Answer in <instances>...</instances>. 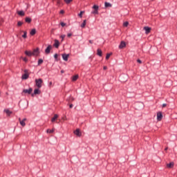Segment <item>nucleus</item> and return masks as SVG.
Here are the masks:
<instances>
[{
    "instance_id": "f257e3e1",
    "label": "nucleus",
    "mask_w": 177,
    "mask_h": 177,
    "mask_svg": "<svg viewBox=\"0 0 177 177\" xmlns=\"http://www.w3.org/2000/svg\"><path fill=\"white\" fill-rule=\"evenodd\" d=\"M42 82H44V81L42 80V79L39 78V79H36L35 80V85L37 87L39 88H42Z\"/></svg>"
},
{
    "instance_id": "f03ea898",
    "label": "nucleus",
    "mask_w": 177,
    "mask_h": 177,
    "mask_svg": "<svg viewBox=\"0 0 177 177\" xmlns=\"http://www.w3.org/2000/svg\"><path fill=\"white\" fill-rule=\"evenodd\" d=\"M92 9H94V10L91 12L92 15H99V6L94 5Z\"/></svg>"
},
{
    "instance_id": "7ed1b4c3",
    "label": "nucleus",
    "mask_w": 177,
    "mask_h": 177,
    "mask_svg": "<svg viewBox=\"0 0 177 177\" xmlns=\"http://www.w3.org/2000/svg\"><path fill=\"white\" fill-rule=\"evenodd\" d=\"M73 133H75L76 135V136H78L79 138H81V136H82V133H81V131H80V129H77Z\"/></svg>"
},
{
    "instance_id": "20e7f679",
    "label": "nucleus",
    "mask_w": 177,
    "mask_h": 177,
    "mask_svg": "<svg viewBox=\"0 0 177 177\" xmlns=\"http://www.w3.org/2000/svg\"><path fill=\"white\" fill-rule=\"evenodd\" d=\"M53 46L56 48V49L59 48V46H60V42L57 39H55V43L53 44Z\"/></svg>"
},
{
    "instance_id": "39448f33",
    "label": "nucleus",
    "mask_w": 177,
    "mask_h": 177,
    "mask_svg": "<svg viewBox=\"0 0 177 177\" xmlns=\"http://www.w3.org/2000/svg\"><path fill=\"white\" fill-rule=\"evenodd\" d=\"M161 120H162V113L159 111L157 113V121H161Z\"/></svg>"
},
{
    "instance_id": "423d86ee",
    "label": "nucleus",
    "mask_w": 177,
    "mask_h": 177,
    "mask_svg": "<svg viewBox=\"0 0 177 177\" xmlns=\"http://www.w3.org/2000/svg\"><path fill=\"white\" fill-rule=\"evenodd\" d=\"M52 49V46L51 45H48L47 46V48L45 50V53H46V55H49V53H50V50Z\"/></svg>"
},
{
    "instance_id": "0eeeda50",
    "label": "nucleus",
    "mask_w": 177,
    "mask_h": 177,
    "mask_svg": "<svg viewBox=\"0 0 177 177\" xmlns=\"http://www.w3.org/2000/svg\"><path fill=\"white\" fill-rule=\"evenodd\" d=\"M70 57L69 54H62V59L64 62H67L68 60V57Z\"/></svg>"
},
{
    "instance_id": "6e6552de",
    "label": "nucleus",
    "mask_w": 177,
    "mask_h": 177,
    "mask_svg": "<svg viewBox=\"0 0 177 177\" xmlns=\"http://www.w3.org/2000/svg\"><path fill=\"white\" fill-rule=\"evenodd\" d=\"M33 56H38L39 55V48H36L33 50V52H32Z\"/></svg>"
},
{
    "instance_id": "1a4fd4ad",
    "label": "nucleus",
    "mask_w": 177,
    "mask_h": 177,
    "mask_svg": "<svg viewBox=\"0 0 177 177\" xmlns=\"http://www.w3.org/2000/svg\"><path fill=\"white\" fill-rule=\"evenodd\" d=\"M144 30L145 31V34H149V33H150V31H151V28H150L149 26H145Z\"/></svg>"
},
{
    "instance_id": "9d476101",
    "label": "nucleus",
    "mask_w": 177,
    "mask_h": 177,
    "mask_svg": "<svg viewBox=\"0 0 177 177\" xmlns=\"http://www.w3.org/2000/svg\"><path fill=\"white\" fill-rule=\"evenodd\" d=\"M23 92L24 93H28V95H31V93L32 92V88H29L28 89H24Z\"/></svg>"
},
{
    "instance_id": "9b49d317",
    "label": "nucleus",
    "mask_w": 177,
    "mask_h": 177,
    "mask_svg": "<svg viewBox=\"0 0 177 177\" xmlns=\"http://www.w3.org/2000/svg\"><path fill=\"white\" fill-rule=\"evenodd\" d=\"M125 46H127V44L125 43V41H121L120 44L119 45V49H122L125 48Z\"/></svg>"
},
{
    "instance_id": "f8f14e48",
    "label": "nucleus",
    "mask_w": 177,
    "mask_h": 177,
    "mask_svg": "<svg viewBox=\"0 0 177 177\" xmlns=\"http://www.w3.org/2000/svg\"><path fill=\"white\" fill-rule=\"evenodd\" d=\"M41 93V91L38 88H35L34 90V93L32 94V96H34V95H39Z\"/></svg>"
},
{
    "instance_id": "ddd939ff",
    "label": "nucleus",
    "mask_w": 177,
    "mask_h": 177,
    "mask_svg": "<svg viewBox=\"0 0 177 177\" xmlns=\"http://www.w3.org/2000/svg\"><path fill=\"white\" fill-rule=\"evenodd\" d=\"M25 55L26 56H28L29 57H31V56H33L32 52L28 51V50L25 51Z\"/></svg>"
},
{
    "instance_id": "4468645a",
    "label": "nucleus",
    "mask_w": 177,
    "mask_h": 177,
    "mask_svg": "<svg viewBox=\"0 0 177 177\" xmlns=\"http://www.w3.org/2000/svg\"><path fill=\"white\" fill-rule=\"evenodd\" d=\"M102 53H103L102 52V50H101V49L98 48V49L97 50V56H100V57H102Z\"/></svg>"
},
{
    "instance_id": "2eb2a0df",
    "label": "nucleus",
    "mask_w": 177,
    "mask_h": 177,
    "mask_svg": "<svg viewBox=\"0 0 177 177\" xmlns=\"http://www.w3.org/2000/svg\"><path fill=\"white\" fill-rule=\"evenodd\" d=\"M26 121H27V118H24L22 121H21L20 124L21 127H26Z\"/></svg>"
},
{
    "instance_id": "dca6fc26",
    "label": "nucleus",
    "mask_w": 177,
    "mask_h": 177,
    "mask_svg": "<svg viewBox=\"0 0 177 177\" xmlns=\"http://www.w3.org/2000/svg\"><path fill=\"white\" fill-rule=\"evenodd\" d=\"M29 77V75L27 73H24V75H22L21 76V80H28Z\"/></svg>"
},
{
    "instance_id": "f3484780",
    "label": "nucleus",
    "mask_w": 177,
    "mask_h": 177,
    "mask_svg": "<svg viewBox=\"0 0 177 177\" xmlns=\"http://www.w3.org/2000/svg\"><path fill=\"white\" fill-rule=\"evenodd\" d=\"M4 113H6L7 115H10L12 114V111L9 109H4Z\"/></svg>"
},
{
    "instance_id": "a211bd4d",
    "label": "nucleus",
    "mask_w": 177,
    "mask_h": 177,
    "mask_svg": "<svg viewBox=\"0 0 177 177\" xmlns=\"http://www.w3.org/2000/svg\"><path fill=\"white\" fill-rule=\"evenodd\" d=\"M174 162H171L167 165V168H174Z\"/></svg>"
},
{
    "instance_id": "6ab92c4d",
    "label": "nucleus",
    "mask_w": 177,
    "mask_h": 177,
    "mask_svg": "<svg viewBox=\"0 0 177 177\" xmlns=\"http://www.w3.org/2000/svg\"><path fill=\"white\" fill-rule=\"evenodd\" d=\"M86 26V19H84L82 24H81L80 27H82V28H84Z\"/></svg>"
},
{
    "instance_id": "aec40b11",
    "label": "nucleus",
    "mask_w": 177,
    "mask_h": 177,
    "mask_svg": "<svg viewBox=\"0 0 177 177\" xmlns=\"http://www.w3.org/2000/svg\"><path fill=\"white\" fill-rule=\"evenodd\" d=\"M58 117H59V116L57 115V114H55V115H54V117L52 118L51 122H55L56 121V120H57V118H58Z\"/></svg>"
},
{
    "instance_id": "412c9836",
    "label": "nucleus",
    "mask_w": 177,
    "mask_h": 177,
    "mask_svg": "<svg viewBox=\"0 0 177 177\" xmlns=\"http://www.w3.org/2000/svg\"><path fill=\"white\" fill-rule=\"evenodd\" d=\"M124 77H127V75H121L120 76V80L122 82H125V80H122L123 78H124Z\"/></svg>"
},
{
    "instance_id": "4be33fe9",
    "label": "nucleus",
    "mask_w": 177,
    "mask_h": 177,
    "mask_svg": "<svg viewBox=\"0 0 177 177\" xmlns=\"http://www.w3.org/2000/svg\"><path fill=\"white\" fill-rule=\"evenodd\" d=\"M55 132V129H48L47 130H46V133H53Z\"/></svg>"
},
{
    "instance_id": "5701e85b",
    "label": "nucleus",
    "mask_w": 177,
    "mask_h": 177,
    "mask_svg": "<svg viewBox=\"0 0 177 177\" xmlns=\"http://www.w3.org/2000/svg\"><path fill=\"white\" fill-rule=\"evenodd\" d=\"M31 20H32L31 18H30L28 17L25 18L26 23H31Z\"/></svg>"
},
{
    "instance_id": "b1692460",
    "label": "nucleus",
    "mask_w": 177,
    "mask_h": 177,
    "mask_svg": "<svg viewBox=\"0 0 177 177\" xmlns=\"http://www.w3.org/2000/svg\"><path fill=\"white\" fill-rule=\"evenodd\" d=\"M30 35H35V34H37V30L35 29H32L30 32Z\"/></svg>"
},
{
    "instance_id": "393cba45",
    "label": "nucleus",
    "mask_w": 177,
    "mask_h": 177,
    "mask_svg": "<svg viewBox=\"0 0 177 177\" xmlns=\"http://www.w3.org/2000/svg\"><path fill=\"white\" fill-rule=\"evenodd\" d=\"M104 6L105 8H111V3L105 2Z\"/></svg>"
},
{
    "instance_id": "a878e982",
    "label": "nucleus",
    "mask_w": 177,
    "mask_h": 177,
    "mask_svg": "<svg viewBox=\"0 0 177 177\" xmlns=\"http://www.w3.org/2000/svg\"><path fill=\"white\" fill-rule=\"evenodd\" d=\"M42 63H44V59H39L37 62V66H41V64H42Z\"/></svg>"
},
{
    "instance_id": "bb28decb",
    "label": "nucleus",
    "mask_w": 177,
    "mask_h": 177,
    "mask_svg": "<svg viewBox=\"0 0 177 177\" xmlns=\"http://www.w3.org/2000/svg\"><path fill=\"white\" fill-rule=\"evenodd\" d=\"M17 13H18L19 16H24V15H25L24 11H23V10L18 11Z\"/></svg>"
},
{
    "instance_id": "cd10ccee",
    "label": "nucleus",
    "mask_w": 177,
    "mask_h": 177,
    "mask_svg": "<svg viewBox=\"0 0 177 177\" xmlns=\"http://www.w3.org/2000/svg\"><path fill=\"white\" fill-rule=\"evenodd\" d=\"M78 80V75H75L72 77V81H77Z\"/></svg>"
},
{
    "instance_id": "c85d7f7f",
    "label": "nucleus",
    "mask_w": 177,
    "mask_h": 177,
    "mask_svg": "<svg viewBox=\"0 0 177 177\" xmlns=\"http://www.w3.org/2000/svg\"><path fill=\"white\" fill-rule=\"evenodd\" d=\"M129 26V22L125 21L123 23V27H128Z\"/></svg>"
},
{
    "instance_id": "c756f323",
    "label": "nucleus",
    "mask_w": 177,
    "mask_h": 177,
    "mask_svg": "<svg viewBox=\"0 0 177 177\" xmlns=\"http://www.w3.org/2000/svg\"><path fill=\"white\" fill-rule=\"evenodd\" d=\"M22 38H24V39H26V38H27V32L26 31L24 32V35H22Z\"/></svg>"
},
{
    "instance_id": "7c9ffc66",
    "label": "nucleus",
    "mask_w": 177,
    "mask_h": 177,
    "mask_svg": "<svg viewBox=\"0 0 177 177\" xmlns=\"http://www.w3.org/2000/svg\"><path fill=\"white\" fill-rule=\"evenodd\" d=\"M60 38H62L61 42H63L64 41V38H66V35H62Z\"/></svg>"
},
{
    "instance_id": "2f4dec72",
    "label": "nucleus",
    "mask_w": 177,
    "mask_h": 177,
    "mask_svg": "<svg viewBox=\"0 0 177 177\" xmlns=\"http://www.w3.org/2000/svg\"><path fill=\"white\" fill-rule=\"evenodd\" d=\"M83 13H85V11H81L80 12V14H78V16H79V17H80V19H82V14Z\"/></svg>"
},
{
    "instance_id": "473e14b6",
    "label": "nucleus",
    "mask_w": 177,
    "mask_h": 177,
    "mask_svg": "<svg viewBox=\"0 0 177 177\" xmlns=\"http://www.w3.org/2000/svg\"><path fill=\"white\" fill-rule=\"evenodd\" d=\"M110 56H111V53L106 54V60H109V59H110Z\"/></svg>"
},
{
    "instance_id": "72a5a7b5",
    "label": "nucleus",
    "mask_w": 177,
    "mask_h": 177,
    "mask_svg": "<svg viewBox=\"0 0 177 177\" xmlns=\"http://www.w3.org/2000/svg\"><path fill=\"white\" fill-rule=\"evenodd\" d=\"M65 3H66L67 5L70 3L71 2H73V0H64Z\"/></svg>"
},
{
    "instance_id": "f704fd0d",
    "label": "nucleus",
    "mask_w": 177,
    "mask_h": 177,
    "mask_svg": "<svg viewBox=\"0 0 177 177\" xmlns=\"http://www.w3.org/2000/svg\"><path fill=\"white\" fill-rule=\"evenodd\" d=\"M17 26H19V27H20V26H23V22L19 21L17 22Z\"/></svg>"
},
{
    "instance_id": "c9c22d12",
    "label": "nucleus",
    "mask_w": 177,
    "mask_h": 177,
    "mask_svg": "<svg viewBox=\"0 0 177 177\" xmlns=\"http://www.w3.org/2000/svg\"><path fill=\"white\" fill-rule=\"evenodd\" d=\"M59 57V55H57V53H55V55H54V58L55 59V60H57V57Z\"/></svg>"
},
{
    "instance_id": "e433bc0d",
    "label": "nucleus",
    "mask_w": 177,
    "mask_h": 177,
    "mask_svg": "<svg viewBox=\"0 0 177 177\" xmlns=\"http://www.w3.org/2000/svg\"><path fill=\"white\" fill-rule=\"evenodd\" d=\"M24 62H25L26 63H27L28 62V59H27V57H24L22 58Z\"/></svg>"
},
{
    "instance_id": "4c0bfd02",
    "label": "nucleus",
    "mask_w": 177,
    "mask_h": 177,
    "mask_svg": "<svg viewBox=\"0 0 177 177\" xmlns=\"http://www.w3.org/2000/svg\"><path fill=\"white\" fill-rule=\"evenodd\" d=\"M60 24H61L62 27H64L66 26V23H64V22H61Z\"/></svg>"
},
{
    "instance_id": "58836bf2",
    "label": "nucleus",
    "mask_w": 177,
    "mask_h": 177,
    "mask_svg": "<svg viewBox=\"0 0 177 177\" xmlns=\"http://www.w3.org/2000/svg\"><path fill=\"white\" fill-rule=\"evenodd\" d=\"M71 35H73L72 33H68V34H67V37H68V38H70V37H71Z\"/></svg>"
},
{
    "instance_id": "ea45409f",
    "label": "nucleus",
    "mask_w": 177,
    "mask_h": 177,
    "mask_svg": "<svg viewBox=\"0 0 177 177\" xmlns=\"http://www.w3.org/2000/svg\"><path fill=\"white\" fill-rule=\"evenodd\" d=\"M137 62L139 63L140 64H142V60L140 59H137Z\"/></svg>"
},
{
    "instance_id": "a19ab883",
    "label": "nucleus",
    "mask_w": 177,
    "mask_h": 177,
    "mask_svg": "<svg viewBox=\"0 0 177 177\" xmlns=\"http://www.w3.org/2000/svg\"><path fill=\"white\" fill-rule=\"evenodd\" d=\"M60 13H61L62 15H63V13H64V10H62L60 11Z\"/></svg>"
},
{
    "instance_id": "79ce46f5",
    "label": "nucleus",
    "mask_w": 177,
    "mask_h": 177,
    "mask_svg": "<svg viewBox=\"0 0 177 177\" xmlns=\"http://www.w3.org/2000/svg\"><path fill=\"white\" fill-rule=\"evenodd\" d=\"M73 104H71L70 105H69V107H70V109H73Z\"/></svg>"
},
{
    "instance_id": "37998d69",
    "label": "nucleus",
    "mask_w": 177,
    "mask_h": 177,
    "mask_svg": "<svg viewBox=\"0 0 177 177\" xmlns=\"http://www.w3.org/2000/svg\"><path fill=\"white\" fill-rule=\"evenodd\" d=\"M162 107H167V104H163Z\"/></svg>"
},
{
    "instance_id": "c03bdc74",
    "label": "nucleus",
    "mask_w": 177,
    "mask_h": 177,
    "mask_svg": "<svg viewBox=\"0 0 177 177\" xmlns=\"http://www.w3.org/2000/svg\"><path fill=\"white\" fill-rule=\"evenodd\" d=\"M89 43H90V44H93V41L89 40Z\"/></svg>"
},
{
    "instance_id": "a18cd8bd",
    "label": "nucleus",
    "mask_w": 177,
    "mask_h": 177,
    "mask_svg": "<svg viewBox=\"0 0 177 177\" xmlns=\"http://www.w3.org/2000/svg\"><path fill=\"white\" fill-rule=\"evenodd\" d=\"M106 68H107V66H104V67H103V69H104V70H106Z\"/></svg>"
},
{
    "instance_id": "49530a36",
    "label": "nucleus",
    "mask_w": 177,
    "mask_h": 177,
    "mask_svg": "<svg viewBox=\"0 0 177 177\" xmlns=\"http://www.w3.org/2000/svg\"><path fill=\"white\" fill-rule=\"evenodd\" d=\"M19 123H21V121H22V120H21V118H19Z\"/></svg>"
},
{
    "instance_id": "de8ad7c7",
    "label": "nucleus",
    "mask_w": 177,
    "mask_h": 177,
    "mask_svg": "<svg viewBox=\"0 0 177 177\" xmlns=\"http://www.w3.org/2000/svg\"><path fill=\"white\" fill-rule=\"evenodd\" d=\"M49 85H50H50H53L52 82H49Z\"/></svg>"
},
{
    "instance_id": "09e8293b",
    "label": "nucleus",
    "mask_w": 177,
    "mask_h": 177,
    "mask_svg": "<svg viewBox=\"0 0 177 177\" xmlns=\"http://www.w3.org/2000/svg\"><path fill=\"white\" fill-rule=\"evenodd\" d=\"M57 3H60V0H57Z\"/></svg>"
},
{
    "instance_id": "8fccbe9b",
    "label": "nucleus",
    "mask_w": 177,
    "mask_h": 177,
    "mask_svg": "<svg viewBox=\"0 0 177 177\" xmlns=\"http://www.w3.org/2000/svg\"><path fill=\"white\" fill-rule=\"evenodd\" d=\"M165 151L168 150V147H166V148L165 149Z\"/></svg>"
},
{
    "instance_id": "3c124183",
    "label": "nucleus",
    "mask_w": 177,
    "mask_h": 177,
    "mask_svg": "<svg viewBox=\"0 0 177 177\" xmlns=\"http://www.w3.org/2000/svg\"><path fill=\"white\" fill-rule=\"evenodd\" d=\"M24 73H27V70H25V71H24Z\"/></svg>"
},
{
    "instance_id": "603ef678",
    "label": "nucleus",
    "mask_w": 177,
    "mask_h": 177,
    "mask_svg": "<svg viewBox=\"0 0 177 177\" xmlns=\"http://www.w3.org/2000/svg\"><path fill=\"white\" fill-rule=\"evenodd\" d=\"M61 73H64V71H61Z\"/></svg>"
}]
</instances>
